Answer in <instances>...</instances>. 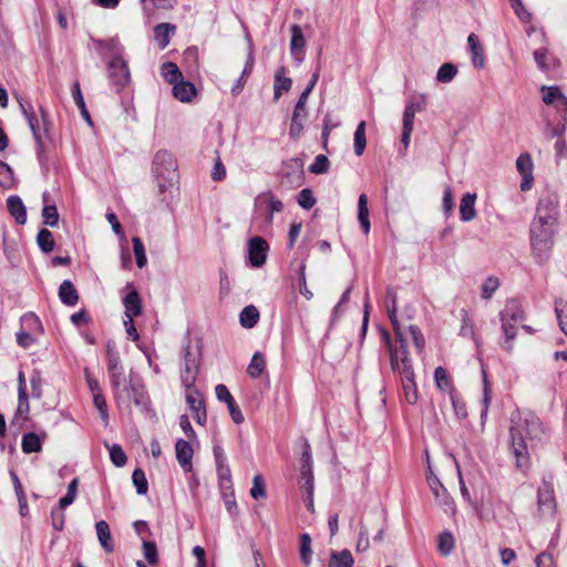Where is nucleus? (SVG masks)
I'll list each match as a JSON object with an SVG mask.
<instances>
[{
	"mask_svg": "<svg viewBox=\"0 0 567 567\" xmlns=\"http://www.w3.org/2000/svg\"><path fill=\"white\" fill-rule=\"evenodd\" d=\"M559 199L556 194L547 193L540 196L536 214L529 226L530 248L537 262L549 258L558 233Z\"/></svg>",
	"mask_w": 567,
	"mask_h": 567,
	"instance_id": "obj_1",
	"label": "nucleus"
},
{
	"mask_svg": "<svg viewBox=\"0 0 567 567\" xmlns=\"http://www.w3.org/2000/svg\"><path fill=\"white\" fill-rule=\"evenodd\" d=\"M511 437L512 451L516 458V465L519 468L528 466V444L527 440L533 445L546 439V431L540 420L535 414H527L525 417H519L517 421L512 420Z\"/></svg>",
	"mask_w": 567,
	"mask_h": 567,
	"instance_id": "obj_2",
	"label": "nucleus"
},
{
	"mask_svg": "<svg viewBox=\"0 0 567 567\" xmlns=\"http://www.w3.org/2000/svg\"><path fill=\"white\" fill-rule=\"evenodd\" d=\"M382 339L390 355L391 368L393 372L399 373L401 377L405 400L410 404H415L417 401V389L412 359L409 355L406 346H403L402 348H393L391 337L388 331H382Z\"/></svg>",
	"mask_w": 567,
	"mask_h": 567,
	"instance_id": "obj_3",
	"label": "nucleus"
},
{
	"mask_svg": "<svg viewBox=\"0 0 567 567\" xmlns=\"http://www.w3.org/2000/svg\"><path fill=\"white\" fill-rule=\"evenodd\" d=\"M112 393L120 410H125L131 413L132 402L143 412L150 409L151 400L145 385L140 379L131 378L128 383H125Z\"/></svg>",
	"mask_w": 567,
	"mask_h": 567,
	"instance_id": "obj_4",
	"label": "nucleus"
},
{
	"mask_svg": "<svg viewBox=\"0 0 567 567\" xmlns=\"http://www.w3.org/2000/svg\"><path fill=\"white\" fill-rule=\"evenodd\" d=\"M525 319L522 302L516 299H509L506 301L504 309L499 312V320L502 322V331L504 340L502 348L506 352H512L514 344L513 341L517 336V324Z\"/></svg>",
	"mask_w": 567,
	"mask_h": 567,
	"instance_id": "obj_5",
	"label": "nucleus"
},
{
	"mask_svg": "<svg viewBox=\"0 0 567 567\" xmlns=\"http://www.w3.org/2000/svg\"><path fill=\"white\" fill-rule=\"evenodd\" d=\"M153 175L157 179V186L161 193L172 185L177 178V164L174 156L165 151H158L153 161Z\"/></svg>",
	"mask_w": 567,
	"mask_h": 567,
	"instance_id": "obj_6",
	"label": "nucleus"
},
{
	"mask_svg": "<svg viewBox=\"0 0 567 567\" xmlns=\"http://www.w3.org/2000/svg\"><path fill=\"white\" fill-rule=\"evenodd\" d=\"M282 208L284 204L276 198L272 193L266 192L259 194L255 199L254 219L262 218L265 225L268 227L272 224L274 214L281 212Z\"/></svg>",
	"mask_w": 567,
	"mask_h": 567,
	"instance_id": "obj_7",
	"label": "nucleus"
},
{
	"mask_svg": "<svg viewBox=\"0 0 567 567\" xmlns=\"http://www.w3.org/2000/svg\"><path fill=\"white\" fill-rule=\"evenodd\" d=\"M557 503L551 481L544 478L537 491V512L540 518H553Z\"/></svg>",
	"mask_w": 567,
	"mask_h": 567,
	"instance_id": "obj_8",
	"label": "nucleus"
},
{
	"mask_svg": "<svg viewBox=\"0 0 567 567\" xmlns=\"http://www.w3.org/2000/svg\"><path fill=\"white\" fill-rule=\"evenodd\" d=\"M109 80L114 91L117 93H120L128 83V68L121 56H114L109 63Z\"/></svg>",
	"mask_w": 567,
	"mask_h": 567,
	"instance_id": "obj_9",
	"label": "nucleus"
},
{
	"mask_svg": "<svg viewBox=\"0 0 567 567\" xmlns=\"http://www.w3.org/2000/svg\"><path fill=\"white\" fill-rule=\"evenodd\" d=\"M268 250L269 245L264 238L259 236L250 238L248 240V257L250 265L255 268L264 266Z\"/></svg>",
	"mask_w": 567,
	"mask_h": 567,
	"instance_id": "obj_10",
	"label": "nucleus"
},
{
	"mask_svg": "<svg viewBox=\"0 0 567 567\" xmlns=\"http://www.w3.org/2000/svg\"><path fill=\"white\" fill-rule=\"evenodd\" d=\"M184 351V367L181 371V381L185 389H190L195 388L194 384L198 375V364L196 360L192 358L189 348H186Z\"/></svg>",
	"mask_w": 567,
	"mask_h": 567,
	"instance_id": "obj_11",
	"label": "nucleus"
},
{
	"mask_svg": "<svg viewBox=\"0 0 567 567\" xmlns=\"http://www.w3.org/2000/svg\"><path fill=\"white\" fill-rule=\"evenodd\" d=\"M516 168L522 175L520 189L523 192L529 190L534 181L533 168L534 164L528 153L520 154L516 159Z\"/></svg>",
	"mask_w": 567,
	"mask_h": 567,
	"instance_id": "obj_12",
	"label": "nucleus"
},
{
	"mask_svg": "<svg viewBox=\"0 0 567 567\" xmlns=\"http://www.w3.org/2000/svg\"><path fill=\"white\" fill-rule=\"evenodd\" d=\"M543 102L547 105L554 104L557 112L567 115V97L558 86H542Z\"/></svg>",
	"mask_w": 567,
	"mask_h": 567,
	"instance_id": "obj_13",
	"label": "nucleus"
},
{
	"mask_svg": "<svg viewBox=\"0 0 567 567\" xmlns=\"http://www.w3.org/2000/svg\"><path fill=\"white\" fill-rule=\"evenodd\" d=\"M176 460L185 472L193 470L194 450L189 442L178 439L175 443Z\"/></svg>",
	"mask_w": 567,
	"mask_h": 567,
	"instance_id": "obj_14",
	"label": "nucleus"
},
{
	"mask_svg": "<svg viewBox=\"0 0 567 567\" xmlns=\"http://www.w3.org/2000/svg\"><path fill=\"white\" fill-rule=\"evenodd\" d=\"M307 101L308 100H303V102H302V99L300 95L295 105V110H293L292 117H291L290 130H289V135L292 138L299 137L302 132V128H303L302 120L307 115V112H306Z\"/></svg>",
	"mask_w": 567,
	"mask_h": 567,
	"instance_id": "obj_15",
	"label": "nucleus"
},
{
	"mask_svg": "<svg viewBox=\"0 0 567 567\" xmlns=\"http://www.w3.org/2000/svg\"><path fill=\"white\" fill-rule=\"evenodd\" d=\"M126 288L130 289L128 293L123 298V305L125 307V317L134 318L142 313V301L137 290L132 284H127Z\"/></svg>",
	"mask_w": 567,
	"mask_h": 567,
	"instance_id": "obj_16",
	"label": "nucleus"
},
{
	"mask_svg": "<svg viewBox=\"0 0 567 567\" xmlns=\"http://www.w3.org/2000/svg\"><path fill=\"white\" fill-rule=\"evenodd\" d=\"M290 51L293 59L301 63L305 56L306 40L301 28L298 24H292L291 28Z\"/></svg>",
	"mask_w": 567,
	"mask_h": 567,
	"instance_id": "obj_17",
	"label": "nucleus"
},
{
	"mask_svg": "<svg viewBox=\"0 0 567 567\" xmlns=\"http://www.w3.org/2000/svg\"><path fill=\"white\" fill-rule=\"evenodd\" d=\"M476 194L475 193H465L460 203V219L464 223L471 221L476 217Z\"/></svg>",
	"mask_w": 567,
	"mask_h": 567,
	"instance_id": "obj_18",
	"label": "nucleus"
},
{
	"mask_svg": "<svg viewBox=\"0 0 567 567\" xmlns=\"http://www.w3.org/2000/svg\"><path fill=\"white\" fill-rule=\"evenodd\" d=\"M7 208L10 215L19 225H24L27 221V209L22 199L18 195H11L7 198Z\"/></svg>",
	"mask_w": 567,
	"mask_h": 567,
	"instance_id": "obj_19",
	"label": "nucleus"
},
{
	"mask_svg": "<svg viewBox=\"0 0 567 567\" xmlns=\"http://www.w3.org/2000/svg\"><path fill=\"white\" fill-rule=\"evenodd\" d=\"M467 44L474 68L483 69L485 65L484 50L480 43L478 37L475 33H471L467 38Z\"/></svg>",
	"mask_w": 567,
	"mask_h": 567,
	"instance_id": "obj_20",
	"label": "nucleus"
},
{
	"mask_svg": "<svg viewBox=\"0 0 567 567\" xmlns=\"http://www.w3.org/2000/svg\"><path fill=\"white\" fill-rule=\"evenodd\" d=\"M19 103L22 109V113L25 116L28 124L32 131L34 140L37 141L38 145L41 146L42 142H41L39 121L35 116L32 105L30 103H23L22 101H20Z\"/></svg>",
	"mask_w": 567,
	"mask_h": 567,
	"instance_id": "obj_21",
	"label": "nucleus"
},
{
	"mask_svg": "<svg viewBox=\"0 0 567 567\" xmlns=\"http://www.w3.org/2000/svg\"><path fill=\"white\" fill-rule=\"evenodd\" d=\"M59 298L65 306L73 307L79 301V293L70 280H64L59 287Z\"/></svg>",
	"mask_w": 567,
	"mask_h": 567,
	"instance_id": "obj_22",
	"label": "nucleus"
},
{
	"mask_svg": "<svg viewBox=\"0 0 567 567\" xmlns=\"http://www.w3.org/2000/svg\"><path fill=\"white\" fill-rule=\"evenodd\" d=\"M286 69L280 66L275 74L274 82V99L279 100L280 96L291 89L292 81L290 78L285 76Z\"/></svg>",
	"mask_w": 567,
	"mask_h": 567,
	"instance_id": "obj_23",
	"label": "nucleus"
},
{
	"mask_svg": "<svg viewBox=\"0 0 567 567\" xmlns=\"http://www.w3.org/2000/svg\"><path fill=\"white\" fill-rule=\"evenodd\" d=\"M173 95L181 102H189L196 95V87L193 83L182 79L174 84Z\"/></svg>",
	"mask_w": 567,
	"mask_h": 567,
	"instance_id": "obj_24",
	"label": "nucleus"
},
{
	"mask_svg": "<svg viewBox=\"0 0 567 567\" xmlns=\"http://www.w3.org/2000/svg\"><path fill=\"white\" fill-rule=\"evenodd\" d=\"M95 529L99 542L103 549L107 553H112L114 550V546L112 544L109 524L105 520H100L96 523Z\"/></svg>",
	"mask_w": 567,
	"mask_h": 567,
	"instance_id": "obj_25",
	"label": "nucleus"
},
{
	"mask_svg": "<svg viewBox=\"0 0 567 567\" xmlns=\"http://www.w3.org/2000/svg\"><path fill=\"white\" fill-rule=\"evenodd\" d=\"M295 266H296L295 270H296V272L298 275L299 292L307 300H310V299H312L313 293L311 292V290L307 286V280H306V261L305 260H300L298 262L292 261L291 262V267H295Z\"/></svg>",
	"mask_w": 567,
	"mask_h": 567,
	"instance_id": "obj_26",
	"label": "nucleus"
},
{
	"mask_svg": "<svg viewBox=\"0 0 567 567\" xmlns=\"http://www.w3.org/2000/svg\"><path fill=\"white\" fill-rule=\"evenodd\" d=\"M358 220L363 233L367 235L370 231L371 225L369 220L368 197L361 194L358 199Z\"/></svg>",
	"mask_w": 567,
	"mask_h": 567,
	"instance_id": "obj_27",
	"label": "nucleus"
},
{
	"mask_svg": "<svg viewBox=\"0 0 567 567\" xmlns=\"http://www.w3.org/2000/svg\"><path fill=\"white\" fill-rule=\"evenodd\" d=\"M259 321V311L258 309L252 306H246L240 315H239V322L244 328L251 329L254 328Z\"/></svg>",
	"mask_w": 567,
	"mask_h": 567,
	"instance_id": "obj_28",
	"label": "nucleus"
},
{
	"mask_svg": "<svg viewBox=\"0 0 567 567\" xmlns=\"http://www.w3.org/2000/svg\"><path fill=\"white\" fill-rule=\"evenodd\" d=\"M21 447L25 454L40 452L42 450V442L35 433L29 432L22 436Z\"/></svg>",
	"mask_w": 567,
	"mask_h": 567,
	"instance_id": "obj_29",
	"label": "nucleus"
},
{
	"mask_svg": "<svg viewBox=\"0 0 567 567\" xmlns=\"http://www.w3.org/2000/svg\"><path fill=\"white\" fill-rule=\"evenodd\" d=\"M265 369H266L265 357L259 351L255 352L250 360V363L248 364L247 373L251 378L257 379L261 375V373L264 372Z\"/></svg>",
	"mask_w": 567,
	"mask_h": 567,
	"instance_id": "obj_30",
	"label": "nucleus"
},
{
	"mask_svg": "<svg viewBox=\"0 0 567 567\" xmlns=\"http://www.w3.org/2000/svg\"><path fill=\"white\" fill-rule=\"evenodd\" d=\"M175 30V27L169 23H159L154 29L155 40L158 42L159 48L163 50L169 43V33Z\"/></svg>",
	"mask_w": 567,
	"mask_h": 567,
	"instance_id": "obj_31",
	"label": "nucleus"
},
{
	"mask_svg": "<svg viewBox=\"0 0 567 567\" xmlns=\"http://www.w3.org/2000/svg\"><path fill=\"white\" fill-rule=\"evenodd\" d=\"M434 379H435V383H436L437 388L441 391L449 392L450 395H451V392H456L452 385V381L449 377L446 369H444L443 367H437L435 369Z\"/></svg>",
	"mask_w": 567,
	"mask_h": 567,
	"instance_id": "obj_32",
	"label": "nucleus"
},
{
	"mask_svg": "<svg viewBox=\"0 0 567 567\" xmlns=\"http://www.w3.org/2000/svg\"><path fill=\"white\" fill-rule=\"evenodd\" d=\"M312 472L311 446L307 439H302V452L300 457V474H310Z\"/></svg>",
	"mask_w": 567,
	"mask_h": 567,
	"instance_id": "obj_33",
	"label": "nucleus"
},
{
	"mask_svg": "<svg viewBox=\"0 0 567 567\" xmlns=\"http://www.w3.org/2000/svg\"><path fill=\"white\" fill-rule=\"evenodd\" d=\"M162 76L169 84H176L179 80L183 79L182 72L174 62H165L162 65Z\"/></svg>",
	"mask_w": 567,
	"mask_h": 567,
	"instance_id": "obj_34",
	"label": "nucleus"
},
{
	"mask_svg": "<svg viewBox=\"0 0 567 567\" xmlns=\"http://www.w3.org/2000/svg\"><path fill=\"white\" fill-rule=\"evenodd\" d=\"M37 243L39 248L45 254L51 252L55 245L52 233L47 228L39 230L37 235Z\"/></svg>",
	"mask_w": 567,
	"mask_h": 567,
	"instance_id": "obj_35",
	"label": "nucleus"
},
{
	"mask_svg": "<svg viewBox=\"0 0 567 567\" xmlns=\"http://www.w3.org/2000/svg\"><path fill=\"white\" fill-rule=\"evenodd\" d=\"M72 96H73V100H74L76 106L80 109L82 117L90 125H92V120H91L90 113H89V111H87V109L85 106V102H84V99H83V95H82L79 82H74V84L72 86Z\"/></svg>",
	"mask_w": 567,
	"mask_h": 567,
	"instance_id": "obj_36",
	"label": "nucleus"
},
{
	"mask_svg": "<svg viewBox=\"0 0 567 567\" xmlns=\"http://www.w3.org/2000/svg\"><path fill=\"white\" fill-rule=\"evenodd\" d=\"M367 145L365 122L361 121L354 132V153L360 156L363 154Z\"/></svg>",
	"mask_w": 567,
	"mask_h": 567,
	"instance_id": "obj_37",
	"label": "nucleus"
},
{
	"mask_svg": "<svg viewBox=\"0 0 567 567\" xmlns=\"http://www.w3.org/2000/svg\"><path fill=\"white\" fill-rule=\"evenodd\" d=\"M555 313L560 330L567 336V302L561 298L555 300Z\"/></svg>",
	"mask_w": 567,
	"mask_h": 567,
	"instance_id": "obj_38",
	"label": "nucleus"
},
{
	"mask_svg": "<svg viewBox=\"0 0 567 567\" xmlns=\"http://www.w3.org/2000/svg\"><path fill=\"white\" fill-rule=\"evenodd\" d=\"M186 402L192 412L205 406L204 399L196 388L185 389Z\"/></svg>",
	"mask_w": 567,
	"mask_h": 567,
	"instance_id": "obj_39",
	"label": "nucleus"
},
{
	"mask_svg": "<svg viewBox=\"0 0 567 567\" xmlns=\"http://www.w3.org/2000/svg\"><path fill=\"white\" fill-rule=\"evenodd\" d=\"M421 110H422V106L420 103L409 102L405 105L404 112H403V126L413 128L415 114H416V112H420Z\"/></svg>",
	"mask_w": 567,
	"mask_h": 567,
	"instance_id": "obj_40",
	"label": "nucleus"
},
{
	"mask_svg": "<svg viewBox=\"0 0 567 567\" xmlns=\"http://www.w3.org/2000/svg\"><path fill=\"white\" fill-rule=\"evenodd\" d=\"M132 481L137 494L145 495L148 492V483L142 468H135L132 474Z\"/></svg>",
	"mask_w": 567,
	"mask_h": 567,
	"instance_id": "obj_41",
	"label": "nucleus"
},
{
	"mask_svg": "<svg viewBox=\"0 0 567 567\" xmlns=\"http://www.w3.org/2000/svg\"><path fill=\"white\" fill-rule=\"evenodd\" d=\"M30 411V405H29V400H28V394L27 393H22V394H18V409H17V413L13 417V420L11 421V425H14L16 422H18L19 417L21 416L22 421L27 420V415Z\"/></svg>",
	"mask_w": 567,
	"mask_h": 567,
	"instance_id": "obj_42",
	"label": "nucleus"
},
{
	"mask_svg": "<svg viewBox=\"0 0 567 567\" xmlns=\"http://www.w3.org/2000/svg\"><path fill=\"white\" fill-rule=\"evenodd\" d=\"M106 357H107V371L116 370L117 368L123 367V364L121 362L120 353L116 350L114 343H112V342H109L106 344Z\"/></svg>",
	"mask_w": 567,
	"mask_h": 567,
	"instance_id": "obj_43",
	"label": "nucleus"
},
{
	"mask_svg": "<svg viewBox=\"0 0 567 567\" xmlns=\"http://www.w3.org/2000/svg\"><path fill=\"white\" fill-rule=\"evenodd\" d=\"M0 186L11 188L14 186L13 171L4 162L0 159Z\"/></svg>",
	"mask_w": 567,
	"mask_h": 567,
	"instance_id": "obj_44",
	"label": "nucleus"
},
{
	"mask_svg": "<svg viewBox=\"0 0 567 567\" xmlns=\"http://www.w3.org/2000/svg\"><path fill=\"white\" fill-rule=\"evenodd\" d=\"M457 73V69L455 65L451 63H444L440 66L436 73V81L441 83L451 82Z\"/></svg>",
	"mask_w": 567,
	"mask_h": 567,
	"instance_id": "obj_45",
	"label": "nucleus"
},
{
	"mask_svg": "<svg viewBox=\"0 0 567 567\" xmlns=\"http://www.w3.org/2000/svg\"><path fill=\"white\" fill-rule=\"evenodd\" d=\"M398 309H386L389 319L392 323L394 333H395V341L399 343V346H395L394 348H402L403 346H406V341L403 338V333L400 331V326L396 317Z\"/></svg>",
	"mask_w": 567,
	"mask_h": 567,
	"instance_id": "obj_46",
	"label": "nucleus"
},
{
	"mask_svg": "<svg viewBox=\"0 0 567 567\" xmlns=\"http://www.w3.org/2000/svg\"><path fill=\"white\" fill-rule=\"evenodd\" d=\"M437 548L444 556H447L452 553L454 548V537L450 532L440 534Z\"/></svg>",
	"mask_w": 567,
	"mask_h": 567,
	"instance_id": "obj_47",
	"label": "nucleus"
},
{
	"mask_svg": "<svg viewBox=\"0 0 567 567\" xmlns=\"http://www.w3.org/2000/svg\"><path fill=\"white\" fill-rule=\"evenodd\" d=\"M311 538L308 534H303L300 538V558L306 566L311 563Z\"/></svg>",
	"mask_w": 567,
	"mask_h": 567,
	"instance_id": "obj_48",
	"label": "nucleus"
},
{
	"mask_svg": "<svg viewBox=\"0 0 567 567\" xmlns=\"http://www.w3.org/2000/svg\"><path fill=\"white\" fill-rule=\"evenodd\" d=\"M132 244H133V250H134V255H135L136 265L138 268H143L147 262L144 245L140 237H133Z\"/></svg>",
	"mask_w": 567,
	"mask_h": 567,
	"instance_id": "obj_49",
	"label": "nucleus"
},
{
	"mask_svg": "<svg viewBox=\"0 0 567 567\" xmlns=\"http://www.w3.org/2000/svg\"><path fill=\"white\" fill-rule=\"evenodd\" d=\"M109 378L112 392L123 386L126 383V378L124 374V367L117 368L116 370H109Z\"/></svg>",
	"mask_w": 567,
	"mask_h": 567,
	"instance_id": "obj_50",
	"label": "nucleus"
},
{
	"mask_svg": "<svg viewBox=\"0 0 567 567\" xmlns=\"http://www.w3.org/2000/svg\"><path fill=\"white\" fill-rule=\"evenodd\" d=\"M331 558L334 563V567H352L354 563L348 549H343L341 553H332Z\"/></svg>",
	"mask_w": 567,
	"mask_h": 567,
	"instance_id": "obj_51",
	"label": "nucleus"
},
{
	"mask_svg": "<svg viewBox=\"0 0 567 567\" xmlns=\"http://www.w3.org/2000/svg\"><path fill=\"white\" fill-rule=\"evenodd\" d=\"M483 373V410L481 413V417L484 419L487 415L488 406L492 400V390L489 382L487 380V374L485 370L482 371Z\"/></svg>",
	"mask_w": 567,
	"mask_h": 567,
	"instance_id": "obj_52",
	"label": "nucleus"
},
{
	"mask_svg": "<svg viewBox=\"0 0 567 567\" xmlns=\"http://www.w3.org/2000/svg\"><path fill=\"white\" fill-rule=\"evenodd\" d=\"M110 458L116 467H122L126 464L127 457L123 449L118 444H113L109 447Z\"/></svg>",
	"mask_w": 567,
	"mask_h": 567,
	"instance_id": "obj_53",
	"label": "nucleus"
},
{
	"mask_svg": "<svg viewBox=\"0 0 567 567\" xmlns=\"http://www.w3.org/2000/svg\"><path fill=\"white\" fill-rule=\"evenodd\" d=\"M43 223L54 227L59 223V213L55 205H45L42 209Z\"/></svg>",
	"mask_w": 567,
	"mask_h": 567,
	"instance_id": "obj_54",
	"label": "nucleus"
},
{
	"mask_svg": "<svg viewBox=\"0 0 567 567\" xmlns=\"http://www.w3.org/2000/svg\"><path fill=\"white\" fill-rule=\"evenodd\" d=\"M250 495L254 499L266 497L265 481L260 474L254 476Z\"/></svg>",
	"mask_w": 567,
	"mask_h": 567,
	"instance_id": "obj_55",
	"label": "nucleus"
},
{
	"mask_svg": "<svg viewBox=\"0 0 567 567\" xmlns=\"http://www.w3.org/2000/svg\"><path fill=\"white\" fill-rule=\"evenodd\" d=\"M329 159L326 155H317L313 163L309 167V172L312 174H323L329 169Z\"/></svg>",
	"mask_w": 567,
	"mask_h": 567,
	"instance_id": "obj_56",
	"label": "nucleus"
},
{
	"mask_svg": "<svg viewBox=\"0 0 567 567\" xmlns=\"http://www.w3.org/2000/svg\"><path fill=\"white\" fill-rule=\"evenodd\" d=\"M21 324L25 331H41L42 324L40 319L34 313H27L21 318Z\"/></svg>",
	"mask_w": 567,
	"mask_h": 567,
	"instance_id": "obj_57",
	"label": "nucleus"
},
{
	"mask_svg": "<svg viewBox=\"0 0 567 567\" xmlns=\"http://www.w3.org/2000/svg\"><path fill=\"white\" fill-rule=\"evenodd\" d=\"M451 403L453 405L454 412L458 419H464L467 415L466 405L461 395L457 392H451L450 395Z\"/></svg>",
	"mask_w": 567,
	"mask_h": 567,
	"instance_id": "obj_58",
	"label": "nucleus"
},
{
	"mask_svg": "<svg viewBox=\"0 0 567 567\" xmlns=\"http://www.w3.org/2000/svg\"><path fill=\"white\" fill-rule=\"evenodd\" d=\"M143 554L150 565H155L158 561L157 547L154 542L143 543Z\"/></svg>",
	"mask_w": 567,
	"mask_h": 567,
	"instance_id": "obj_59",
	"label": "nucleus"
},
{
	"mask_svg": "<svg viewBox=\"0 0 567 567\" xmlns=\"http://www.w3.org/2000/svg\"><path fill=\"white\" fill-rule=\"evenodd\" d=\"M498 287V279L496 277H488L482 285V298L489 299Z\"/></svg>",
	"mask_w": 567,
	"mask_h": 567,
	"instance_id": "obj_60",
	"label": "nucleus"
},
{
	"mask_svg": "<svg viewBox=\"0 0 567 567\" xmlns=\"http://www.w3.org/2000/svg\"><path fill=\"white\" fill-rule=\"evenodd\" d=\"M442 207H443L444 215L446 217H450L452 215L453 208H454L453 192L450 186H446L443 192Z\"/></svg>",
	"mask_w": 567,
	"mask_h": 567,
	"instance_id": "obj_61",
	"label": "nucleus"
},
{
	"mask_svg": "<svg viewBox=\"0 0 567 567\" xmlns=\"http://www.w3.org/2000/svg\"><path fill=\"white\" fill-rule=\"evenodd\" d=\"M93 402H94L95 408L99 410L102 420L106 424L107 419H109L107 404H106V400H105L103 393L96 392V394H93Z\"/></svg>",
	"mask_w": 567,
	"mask_h": 567,
	"instance_id": "obj_62",
	"label": "nucleus"
},
{
	"mask_svg": "<svg viewBox=\"0 0 567 567\" xmlns=\"http://www.w3.org/2000/svg\"><path fill=\"white\" fill-rule=\"evenodd\" d=\"M298 204L305 209H310L315 206L316 198L313 197L311 189L303 188L298 194Z\"/></svg>",
	"mask_w": 567,
	"mask_h": 567,
	"instance_id": "obj_63",
	"label": "nucleus"
},
{
	"mask_svg": "<svg viewBox=\"0 0 567 567\" xmlns=\"http://www.w3.org/2000/svg\"><path fill=\"white\" fill-rule=\"evenodd\" d=\"M427 483L436 498H445L447 496L446 489L433 474L427 476Z\"/></svg>",
	"mask_w": 567,
	"mask_h": 567,
	"instance_id": "obj_64",
	"label": "nucleus"
}]
</instances>
